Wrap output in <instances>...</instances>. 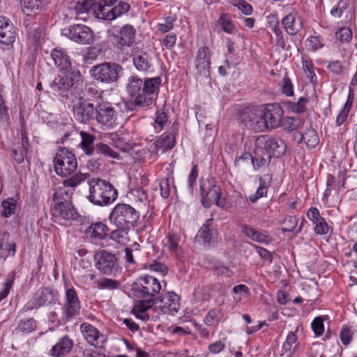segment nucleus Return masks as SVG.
I'll list each match as a JSON object with an SVG mask.
<instances>
[{"mask_svg": "<svg viewBox=\"0 0 357 357\" xmlns=\"http://www.w3.org/2000/svg\"><path fill=\"white\" fill-rule=\"evenodd\" d=\"M122 67L116 63L105 62L93 66L91 70L92 77L103 83H112L118 80Z\"/></svg>", "mask_w": 357, "mask_h": 357, "instance_id": "nucleus-9", "label": "nucleus"}, {"mask_svg": "<svg viewBox=\"0 0 357 357\" xmlns=\"http://www.w3.org/2000/svg\"><path fill=\"white\" fill-rule=\"evenodd\" d=\"M300 124V119L287 116L285 118H282V124L280 126H282L285 130H294L299 126Z\"/></svg>", "mask_w": 357, "mask_h": 357, "instance_id": "nucleus-46", "label": "nucleus"}, {"mask_svg": "<svg viewBox=\"0 0 357 357\" xmlns=\"http://www.w3.org/2000/svg\"><path fill=\"white\" fill-rule=\"evenodd\" d=\"M202 202L204 207L209 208L212 204L225 207V200L220 199V188L219 186L208 181L206 184H201Z\"/></svg>", "mask_w": 357, "mask_h": 357, "instance_id": "nucleus-13", "label": "nucleus"}, {"mask_svg": "<svg viewBox=\"0 0 357 357\" xmlns=\"http://www.w3.org/2000/svg\"><path fill=\"white\" fill-rule=\"evenodd\" d=\"M149 269L155 272L161 273L162 275H165L167 272V267L162 263L154 261L149 264Z\"/></svg>", "mask_w": 357, "mask_h": 357, "instance_id": "nucleus-63", "label": "nucleus"}, {"mask_svg": "<svg viewBox=\"0 0 357 357\" xmlns=\"http://www.w3.org/2000/svg\"><path fill=\"white\" fill-rule=\"evenodd\" d=\"M88 185L89 188L88 199L96 205H109L117 198V190L104 180L93 178L88 181Z\"/></svg>", "mask_w": 357, "mask_h": 357, "instance_id": "nucleus-4", "label": "nucleus"}, {"mask_svg": "<svg viewBox=\"0 0 357 357\" xmlns=\"http://www.w3.org/2000/svg\"><path fill=\"white\" fill-rule=\"evenodd\" d=\"M15 279V273H10L9 278L4 283L3 288L0 290V301L3 300L9 294Z\"/></svg>", "mask_w": 357, "mask_h": 357, "instance_id": "nucleus-50", "label": "nucleus"}, {"mask_svg": "<svg viewBox=\"0 0 357 357\" xmlns=\"http://www.w3.org/2000/svg\"><path fill=\"white\" fill-rule=\"evenodd\" d=\"M26 152L19 147L12 149V157L13 160L18 164H21L24 162V157L26 155Z\"/></svg>", "mask_w": 357, "mask_h": 357, "instance_id": "nucleus-61", "label": "nucleus"}, {"mask_svg": "<svg viewBox=\"0 0 357 357\" xmlns=\"http://www.w3.org/2000/svg\"><path fill=\"white\" fill-rule=\"evenodd\" d=\"M352 103L353 98H351V96L349 95L347 100L344 103L342 109L340 110L339 114L337 116L335 121L337 126H340L346 121L348 117V114L351 110Z\"/></svg>", "mask_w": 357, "mask_h": 357, "instance_id": "nucleus-39", "label": "nucleus"}, {"mask_svg": "<svg viewBox=\"0 0 357 357\" xmlns=\"http://www.w3.org/2000/svg\"><path fill=\"white\" fill-rule=\"evenodd\" d=\"M96 119L99 123L112 128L116 120V112L112 105L108 102L98 104L96 107Z\"/></svg>", "mask_w": 357, "mask_h": 357, "instance_id": "nucleus-16", "label": "nucleus"}, {"mask_svg": "<svg viewBox=\"0 0 357 357\" xmlns=\"http://www.w3.org/2000/svg\"><path fill=\"white\" fill-rule=\"evenodd\" d=\"M21 5L22 12L27 16L36 15L43 6L41 0H22Z\"/></svg>", "mask_w": 357, "mask_h": 357, "instance_id": "nucleus-34", "label": "nucleus"}, {"mask_svg": "<svg viewBox=\"0 0 357 357\" xmlns=\"http://www.w3.org/2000/svg\"><path fill=\"white\" fill-rule=\"evenodd\" d=\"M241 232L251 240L259 243L268 244L272 241L271 237L265 232L247 225L242 227Z\"/></svg>", "mask_w": 357, "mask_h": 357, "instance_id": "nucleus-31", "label": "nucleus"}, {"mask_svg": "<svg viewBox=\"0 0 357 357\" xmlns=\"http://www.w3.org/2000/svg\"><path fill=\"white\" fill-rule=\"evenodd\" d=\"M54 300V294L50 289L41 288L37 290L32 298L27 302L22 310L28 312L40 307L51 304Z\"/></svg>", "mask_w": 357, "mask_h": 357, "instance_id": "nucleus-17", "label": "nucleus"}, {"mask_svg": "<svg viewBox=\"0 0 357 357\" xmlns=\"http://www.w3.org/2000/svg\"><path fill=\"white\" fill-rule=\"evenodd\" d=\"M296 335L293 332H289L282 346L280 356L284 357H291L295 351V347H294V344H296Z\"/></svg>", "mask_w": 357, "mask_h": 357, "instance_id": "nucleus-35", "label": "nucleus"}, {"mask_svg": "<svg viewBox=\"0 0 357 357\" xmlns=\"http://www.w3.org/2000/svg\"><path fill=\"white\" fill-rule=\"evenodd\" d=\"M53 165L58 175L66 177L76 170L77 160L73 152L66 148H61L55 154Z\"/></svg>", "mask_w": 357, "mask_h": 357, "instance_id": "nucleus-7", "label": "nucleus"}, {"mask_svg": "<svg viewBox=\"0 0 357 357\" xmlns=\"http://www.w3.org/2000/svg\"><path fill=\"white\" fill-rule=\"evenodd\" d=\"M282 24L287 33L290 35L296 34L303 26L301 18L297 17L296 13H294L288 14L283 19Z\"/></svg>", "mask_w": 357, "mask_h": 357, "instance_id": "nucleus-30", "label": "nucleus"}, {"mask_svg": "<svg viewBox=\"0 0 357 357\" xmlns=\"http://www.w3.org/2000/svg\"><path fill=\"white\" fill-rule=\"evenodd\" d=\"M220 312L219 310H211L204 319V324L208 326H217L220 321Z\"/></svg>", "mask_w": 357, "mask_h": 357, "instance_id": "nucleus-41", "label": "nucleus"}, {"mask_svg": "<svg viewBox=\"0 0 357 357\" xmlns=\"http://www.w3.org/2000/svg\"><path fill=\"white\" fill-rule=\"evenodd\" d=\"M175 144V137L172 134H163L155 142V148L158 151H165L171 149Z\"/></svg>", "mask_w": 357, "mask_h": 357, "instance_id": "nucleus-36", "label": "nucleus"}, {"mask_svg": "<svg viewBox=\"0 0 357 357\" xmlns=\"http://www.w3.org/2000/svg\"><path fill=\"white\" fill-rule=\"evenodd\" d=\"M327 68L335 75H341L344 74L345 68L343 66L342 63L339 61H333L329 62L327 66Z\"/></svg>", "mask_w": 357, "mask_h": 357, "instance_id": "nucleus-58", "label": "nucleus"}, {"mask_svg": "<svg viewBox=\"0 0 357 357\" xmlns=\"http://www.w3.org/2000/svg\"><path fill=\"white\" fill-rule=\"evenodd\" d=\"M311 327L316 336H321L324 332L323 317H317L314 318L311 324Z\"/></svg>", "mask_w": 357, "mask_h": 357, "instance_id": "nucleus-53", "label": "nucleus"}, {"mask_svg": "<svg viewBox=\"0 0 357 357\" xmlns=\"http://www.w3.org/2000/svg\"><path fill=\"white\" fill-rule=\"evenodd\" d=\"M139 218V213L131 206L118 204L112 209L109 219L116 228L133 227Z\"/></svg>", "mask_w": 357, "mask_h": 357, "instance_id": "nucleus-5", "label": "nucleus"}, {"mask_svg": "<svg viewBox=\"0 0 357 357\" xmlns=\"http://www.w3.org/2000/svg\"><path fill=\"white\" fill-rule=\"evenodd\" d=\"M242 119L247 127L257 132H261L265 130L263 110L261 109H248L242 116Z\"/></svg>", "mask_w": 357, "mask_h": 357, "instance_id": "nucleus-18", "label": "nucleus"}, {"mask_svg": "<svg viewBox=\"0 0 357 357\" xmlns=\"http://www.w3.org/2000/svg\"><path fill=\"white\" fill-rule=\"evenodd\" d=\"M175 22L176 17L172 16L167 17L164 18L162 22L158 24V29L161 33H167L173 29Z\"/></svg>", "mask_w": 357, "mask_h": 357, "instance_id": "nucleus-49", "label": "nucleus"}, {"mask_svg": "<svg viewBox=\"0 0 357 357\" xmlns=\"http://www.w3.org/2000/svg\"><path fill=\"white\" fill-rule=\"evenodd\" d=\"M129 229L128 228H116L110 233V238L121 244L126 243L128 240L127 234Z\"/></svg>", "mask_w": 357, "mask_h": 357, "instance_id": "nucleus-43", "label": "nucleus"}, {"mask_svg": "<svg viewBox=\"0 0 357 357\" xmlns=\"http://www.w3.org/2000/svg\"><path fill=\"white\" fill-rule=\"evenodd\" d=\"M36 326V321L31 318L29 319L21 321L17 328L24 333H30L33 331Z\"/></svg>", "mask_w": 357, "mask_h": 357, "instance_id": "nucleus-54", "label": "nucleus"}, {"mask_svg": "<svg viewBox=\"0 0 357 357\" xmlns=\"http://www.w3.org/2000/svg\"><path fill=\"white\" fill-rule=\"evenodd\" d=\"M161 83L159 77L146 78L144 80L136 75L130 76L126 84V91L134 99L136 105L146 107L156 99L157 92Z\"/></svg>", "mask_w": 357, "mask_h": 357, "instance_id": "nucleus-2", "label": "nucleus"}, {"mask_svg": "<svg viewBox=\"0 0 357 357\" xmlns=\"http://www.w3.org/2000/svg\"><path fill=\"white\" fill-rule=\"evenodd\" d=\"M96 268L102 273L110 275L115 268L116 260L112 254L102 250L94 255Z\"/></svg>", "mask_w": 357, "mask_h": 357, "instance_id": "nucleus-19", "label": "nucleus"}, {"mask_svg": "<svg viewBox=\"0 0 357 357\" xmlns=\"http://www.w3.org/2000/svg\"><path fill=\"white\" fill-rule=\"evenodd\" d=\"M283 110L277 103L268 104L263 110L265 129L277 128L282 124Z\"/></svg>", "mask_w": 357, "mask_h": 357, "instance_id": "nucleus-15", "label": "nucleus"}, {"mask_svg": "<svg viewBox=\"0 0 357 357\" xmlns=\"http://www.w3.org/2000/svg\"><path fill=\"white\" fill-rule=\"evenodd\" d=\"M51 56L56 66L61 71L72 70L71 61L69 56L60 49H54L51 52Z\"/></svg>", "mask_w": 357, "mask_h": 357, "instance_id": "nucleus-28", "label": "nucleus"}, {"mask_svg": "<svg viewBox=\"0 0 357 357\" xmlns=\"http://www.w3.org/2000/svg\"><path fill=\"white\" fill-rule=\"evenodd\" d=\"M303 142L309 149L315 148L319 142L317 131L312 128L307 129L304 133Z\"/></svg>", "mask_w": 357, "mask_h": 357, "instance_id": "nucleus-38", "label": "nucleus"}, {"mask_svg": "<svg viewBox=\"0 0 357 357\" xmlns=\"http://www.w3.org/2000/svg\"><path fill=\"white\" fill-rule=\"evenodd\" d=\"M96 149L100 153H102L105 155L111 157L112 158H119V157L118 153L114 151L107 144L100 143L96 145Z\"/></svg>", "mask_w": 357, "mask_h": 357, "instance_id": "nucleus-55", "label": "nucleus"}, {"mask_svg": "<svg viewBox=\"0 0 357 357\" xmlns=\"http://www.w3.org/2000/svg\"><path fill=\"white\" fill-rule=\"evenodd\" d=\"M2 215L8 218L15 213L16 210V202L13 198H8L2 202Z\"/></svg>", "mask_w": 357, "mask_h": 357, "instance_id": "nucleus-44", "label": "nucleus"}, {"mask_svg": "<svg viewBox=\"0 0 357 357\" xmlns=\"http://www.w3.org/2000/svg\"><path fill=\"white\" fill-rule=\"evenodd\" d=\"M347 6L344 3L339 2L331 10V14L335 17H340L346 12Z\"/></svg>", "mask_w": 357, "mask_h": 357, "instance_id": "nucleus-62", "label": "nucleus"}, {"mask_svg": "<svg viewBox=\"0 0 357 357\" xmlns=\"http://www.w3.org/2000/svg\"><path fill=\"white\" fill-rule=\"evenodd\" d=\"M282 93L287 96H292L294 95V86L291 79L287 75L282 79Z\"/></svg>", "mask_w": 357, "mask_h": 357, "instance_id": "nucleus-56", "label": "nucleus"}, {"mask_svg": "<svg viewBox=\"0 0 357 357\" xmlns=\"http://www.w3.org/2000/svg\"><path fill=\"white\" fill-rule=\"evenodd\" d=\"M306 45L312 51H316L323 47V43L319 36H310L306 40Z\"/></svg>", "mask_w": 357, "mask_h": 357, "instance_id": "nucleus-60", "label": "nucleus"}, {"mask_svg": "<svg viewBox=\"0 0 357 357\" xmlns=\"http://www.w3.org/2000/svg\"><path fill=\"white\" fill-rule=\"evenodd\" d=\"M309 100L305 97H301L298 102H292L289 105V108L296 113H303L306 110V105Z\"/></svg>", "mask_w": 357, "mask_h": 357, "instance_id": "nucleus-47", "label": "nucleus"}, {"mask_svg": "<svg viewBox=\"0 0 357 357\" xmlns=\"http://www.w3.org/2000/svg\"><path fill=\"white\" fill-rule=\"evenodd\" d=\"M226 340L227 339L225 337L211 343L208 346L209 353L215 355L225 351L226 348Z\"/></svg>", "mask_w": 357, "mask_h": 357, "instance_id": "nucleus-45", "label": "nucleus"}, {"mask_svg": "<svg viewBox=\"0 0 357 357\" xmlns=\"http://www.w3.org/2000/svg\"><path fill=\"white\" fill-rule=\"evenodd\" d=\"M88 178L87 174H76L63 182V185L56 188L52 196L54 206L71 203L73 188Z\"/></svg>", "mask_w": 357, "mask_h": 357, "instance_id": "nucleus-6", "label": "nucleus"}, {"mask_svg": "<svg viewBox=\"0 0 357 357\" xmlns=\"http://www.w3.org/2000/svg\"><path fill=\"white\" fill-rule=\"evenodd\" d=\"M79 135L82 138L79 144L80 148L86 155H91L94 151L95 136L85 131H81Z\"/></svg>", "mask_w": 357, "mask_h": 357, "instance_id": "nucleus-33", "label": "nucleus"}, {"mask_svg": "<svg viewBox=\"0 0 357 357\" xmlns=\"http://www.w3.org/2000/svg\"><path fill=\"white\" fill-rule=\"evenodd\" d=\"M250 156L255 169H258L268 165L271 159L270 153L259 145L255 147L253 155H250Z\"/></svg>", "mask_w": 357, "mask_h": 357, "instance_id": "nucleus-27", "label": "nucleus"}, {"mask_svg": "<svg viewBox=\"0 0 357 357\" xmlns=\"http://www.w3.org/2000/svg\"><path fill=\"white\" fill-rule=\"evenodd\" d=\"M302 66L307 77L311 82H314L317 79L316 74L313 69V65L310 61L304 60L302 61Z\"/></svg>", "mask_w": 357, "mask_h": 357, "instance_id": "nucleus-57", "label": "nucleus"}, {"mask_svg": "<svg viewBox=\"0 0 357 357\" xmlns=\"http://www.w3.org/2000/svg\"><path fill=\"white\" fill-rule=\"evenodd\" d=\"M15 33L13 25L8 19L0 18V42L9 45L15 41Z\"/></svg>", "mask_w": 357, "mask_h": 357, "instance_id": "nucleus-25", "label": "nucleus"}, {"mask_svg": "<svg viewBox=\"0 0 357 357\" xmlns=\"http://www.w3.org/2000/svg\"><path fill=\"white\" fill-rule=\"evenodd\" d=\"M73 344V341L68 336L64 335L52 347L50 354L54 357H63L72 350Z\"/></svg>", "mask_w": 357, "mask_h": 357, "instance_id": "nucleus-26", "label": "nucleus"}, {"mask_svg": "<svg viewBox=\"0 0 357 357\" xmlns=\"http://www.w3.org/2000/svg\"><path fill=\"white\" fill-rule=\"evenodd\" d=\"M52 218L55 222L63 225V221L75 220L77 213L72 204L53 206L52 209Z\"/></svg>", "mask_w": 357, "mask_h": 357, "instance_id": "nucleus-21", "label": "nucleus"}, {"mask_svg": "<svg viewBox=\"0 0 357 357\" xmlns=\"http://www.w3.org/2000/svg\"><path fill=\"white\" fill-rule=\"evenodd\" d=\"M73 114L77 121L82 123H86L93 119L96 108L92 103L80 100L74 105Z\"/></svg>", "mask_w": 357, "mask_h": 357, "instance_id": "nucleus-22", "label": "nucleus"}, {"mask_svg": "<svg viewBox=\"0 0 357 357\" xmlns=\"http://www.w3.org/2000/svg\"><path fill=\"white\" fill-rule=\"evenodd\" d=\"M335 36L340 42L348 43L352 38V32L348 27H342L337 29L335 33Z\"/></svg>", "mask_w": 357, "mask_h": 357, "instance_id": "nucleus-48", "label": "nucleus"}, {"mask_svg": "<svg viewBox=\"0 0 357 357\" xmlns=\"http://www.w3.org/2000/svg\"><path fill=\"white\" fill-rule=\"evenodd\" d=\"M81 333L84 340L91 346L103 348L107 340V336L89 323L80 326Z\"/></svg>", "mask_w": 357, "mask_h": 357, "instance_id": "nucleus-14", "label": "nucleus"}, {"mask_svg": "<svg viewBox=\"0 0 357 357\" xmlns=\"http://www.w3.org/2000/svg\"><path fill=\"white\" fill-rule=\"evenodd\" d=\"M116 0H78L69 8V17L77 19L80 14L91 13L96 18L102 20H112L127 13L130 5L121 1L112 8Z\"/></svg>", "mask_w": 357, "mask_h": 357, "instance_id": "nucleus-1", "label": "nucleus"}, {"mask_svg": "<svg viewBox=\"0 0 357 357\" xmlns=\"http://www.w3.org/2000/svg\"><path fill=\"white\" fill-rule=\"evenodd\" d=\"M218 22L225 33L234 34L236 32V28L229 15H222L218 19Z\"/></svg>", "mask_w": 357, "mask_h": 357, "instance_id": "nucleus-40", "label": "nucleus"}, {"mask_svg": "<svg viewBox=\"0 0 357 357\" xmlns=\"http://www.w3.org/2000/svg\"><path fill=\"white\" fill-rule=\"evenodd\" d=\"M264 150L270 153V156L280 157L285 151V144L282 139L278 138H270L265 141Z\"/></svg>", "mask_w": 357, "mask_h": 357, "instance_id": "nucleus-29", "label": "nucleus"}, {"mask_svg": "<svg viewBox=\"0 0 357 357\" xmlns=\"http://www.w3.org/2000/svg\"><path fill=\"white\" fill-rule=\"evenodd\" d=\"M135 29L130 24L122 26L114 38L118 48L123 50L126 47H130L135 41Z\"/></svg>", "mask_w": 357, "mask_h": 357, "instance_id": "nucleus-23", "label": "nucleus"}, {"mask_svg": "<svg viewBox=\"0 0 357 357\" xmlns=\"http://www.w3.org/2000/svg\"><path fill=\"white\" fill-rule=\"evenodd\" d=\"M213 219H208L195 236L196 241L204 245H209L215 241V234L211 229Z\"/></svg>", "mask_w": 357, "mask_h": 357, "instance_id": "nucleus-24", "label": "nucleus"}, {"mask_svg": "<svg viewBox=\"0 0 357 357\" xmlns=\"http://www.w3.org/2000/svg\"><path fill=\"white\" fill-rule=\"evenodd\" d=\"M98 285L100 289H116L120 287L119 281L109 278H102L98 282Z\"/></svg>", "mask_w": 357, "mask_h": 357, "instance_id": "nucleus-52", "label": "nucleus"}, {"mask_svg": "<svg viewBox=\"0 0 357 357\" xmlns=\"http://www.w3.org/2000/svg\"><path fill=\"white\" fill-rule=\"evenodd\" d=\"M268 188L266 186V181L264 178H259V185L255 194H252L249 197V199L251 202L255 203L259 199L266 196Z\"/></svg>", "mask_w": 357, "mask_h": 357, "instance_id": "nucleus-42", "label": "nucleus"}, {"mask_svg": "<svg viewBox=\"0 0 357 357\" xmlns=\"http://www.w3.org/2000/svg\"><path fill=\"white\" fill-rule=\"evenodd\" d=\"M107 227L102 222L91 224L85 231L88 237L94 240H100L105 238L107 234Z\"/></svg>", "mask_w": 357, "mask_h": 357, "instance_id": "nucleus-32", "label": "nucleus"}, {"mask_svg": "<svg viewBox=\"0 0 357 357\" xmlns=\"http://www.w3.org/2000/svg\"><path fill=\"white\" fill-rule=\"evenodd\" d=\"M154 305L164 314H174L179 310V298L176 294L168 292L155 298L138 301L135 303L132 312L137 318L146 321L149 319V315L146 312Z\"/></svg>", "mask_w": 357, "mask_h": 357, "instance_id": "nucleus-3", "label": "nucleus"}, {"mask_svg": "<svg viewBox=\"0 0 357 357\" xmlns=\"http://www.w3.org/2000/svg\"><path fill=\"white\" fill-rule=\"evenodd\" d=\"M161 289V284L153 276L146 275L138 279L132 287L135 296L142 298H155Z\"/></svg>", "mask_w": 357, "mask_h": 357, "instance_id": "nucleus-8", "label": "nucleus"}, {"mask_svg": "<svg viewBox=\"0 0 357 357\" xmlns=\"http://www.w3.org/2000/svg\"><path fill=\"white\" fill-rule=\"evenodd\" d=\"M61 74L58 75L52 84V89L54 91L63 93L68 91L81 77V73L78 70H68L61 71Z\"/></svg>", "mask_w": 357, "mask_h": 357, "instance_id": "nucleus-12", "label": "nucleus"}, {"mask_svg": "<svg viewBox=\"0 0 357 357\" xmlns=\"http://www.w3.org/2000/svg\"><path fill=\"white\" fill-rule=\"evenodd\" d=\"M211 52L206 46L201 47L198 49L195 58V68L199 75L208 76L211 68Z\"/></svg>", "mask_w": 357, "mask_h": 357, "instance_id": "nucleus-20", "label": "nucleus"}, {"mask_svg": "<svg viewBox=\"0 0 357 357\" xmlns=\"http://www.w3.org/2000/svg\"><path fill=\"white\" fill-rule=\"evenodd\" d=\"M81 309V303L75 289L73 287L66 289L63 315L61 320L66 322L79 315Z\"/></svg>", "mask_w": 357, "mask_h": 357, "instance_id": "nucleus-11", "label": "nucleus"}, {"mask_svg": "<svg viewBox=\"0 0 357 357\" xmlns=\"http://www.w3.org/2000/svg\"><path fill=\"white\" fill-rule=\"evenodd\" d=\"M63 35L71 40L82 45H90L94 40V33L89 26L73 24L63 30Z\"/></svg>", "mask_w": 357, "mask_h": 357, "instance_id": "nucleus-10", "label": "nucleus"}, {"mask_svg": "<svg viewBox=\"0 0 357 357\" xmlns=\"http://www.w3.org/2000/svg\"><path fill=\"white\" fill-rule=\"evenodd\" d=\"M82 357H108L105 353L93 349H86L83 351Z\"/></svg>", "mask_w": 357, "mask_h": 357, "instance_id": "nucleus-64", "label": "nucleus"}, {"mask_svg": "<svg viewBox=\"0 0 357 357\" xmlns=\"http://www.w3.org/2000/svg\"><path fill=\"white\" fill-rule=\"evenodd\" d=\"M132 61L136 69L141 72H147L151 67V59L146 54L134 56Z\"/></svg>", "mask_w": 357, "mask_h": 357, "instance_id": "nucleus-37", "label": "nucleus"}, {"mask_svg": "<svg viewBox=\"0 0 357 357\" xmlns=\"http://www.w3.org/2000/svg\"><path fill=\"white\" fill-rule=\"evenodd\" d=\"M314 224L315 225L314 231L317 234L324 235L328 232V225L323 218L314 222Z\"/></svg>", "mask_w": 357, "mask_h": 357, "instance_id": "nucleus-59", "label": "nucleus"}, {"mask_svg": "<svg viewBox=\"0 0 357 357\" xmlns=\"http://www.w3.org/2000/svg\"><path fill=\"white\" fill-rule=\"evenodd\" d=\"M232 3L246 15H250L252 13V6L245 0H232Z\"/></svg>", "mask_w": 357, "mask_h": 357, "instance_id": "nucleus-51", "label": "nucleus"}]
</instances>
